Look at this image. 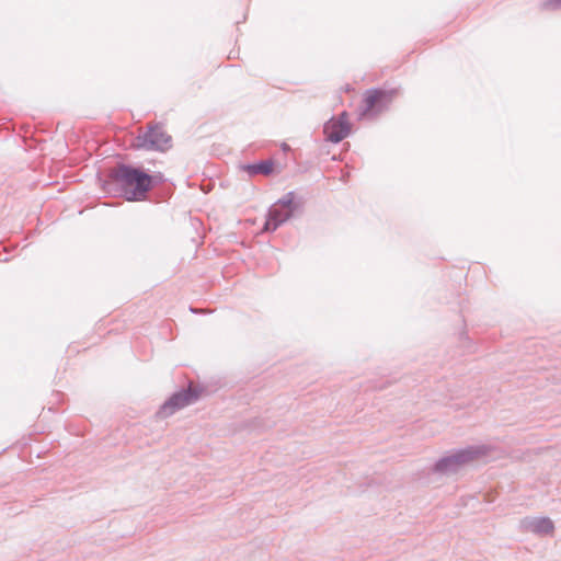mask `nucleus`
<instances>
[{"mask_svg":"<svg viewBox=\"0 0 561 561\" xmlns=\"http://www.w3.org/2000/svg\"><path fill=\"white\" fill-rule=\"evenodd\" d=\"M105 193L124 197L128 202H141L152 190V178L140 167L119 162L101 180Z\"/></svg>","mask_w":561,"mask_h":561,"instance_id":"1","label":"nucleus"},{"mask_svg":"<svg viewBox=\"0 0 561 561\" xmlns=\"http://www.w3.org/2000/svg\"><path fill=\"white\" fill-rule=\"evenodd\" d=\"M305 209L304 197H297L295 192L286 193L267 211L266 220L263 226L265 232L275 231L280 225L296 215H300Z\"/></svg>","mask_w":561,"mask_h":561,"instance_id":"2","label":"nucleus"},{"mask_svg":"<svg viewBox=\"0 0 561 561\" xmlns=\"http://www.w3.org/2000/svg\"><path fill=\"white\" fill-rule=\"evenodd\" d=\"M484 454L485 453L482 447L470 446L463 449H458L450 455L439 458L434 463L432 471L439 474L456 473L463 465Z\"/></svg>","mask_w":561,"mask_h":561,"instance_id":"3","label":"nucleus"},{"mask_svg":"<svg viewBox=\"0 0 561 561\" xmlns=\"http://www.w3.org/2000/svg\"><path fill=\"white\" fill-rule=\"evenodd\" d=\"M398 94L397 89H368L363 99L362 116H376L383 111L388 110L392 101Z\"/></svg>","mask_w":561,"mask_h":561,"instance_id":"4","label":"nucleus"},{"mask_svg":"<svg viewBox=\"0 0 561 561\" xmlns=\"http://www.w3.org/2000/svg\"><path fill=\"white\" fill-rule=\"evenodd\" d=\"M171 146L172 138L160 124H149L147 130L135 138L138 149L165 151Z\"/></svg>","mask_w":561,"mask_h":561,"instance_id":"5","label":"nucleus"},{"mask_svg":"<svg viewBox=\"0 0 561 561\" xmlns=\"http://www.w3.org/2000/svg\"><path fill=\"white\" fill-rule=\"evenodd\" d=\"M201 396V389L192 382L186 389L174 392L158 410L159 417H167L175 413L178 410L194 403Z\"/></svg>","mask_w":561,"mask_h":561,"instance_id":"6","label":"nucleus"},{"mask_svg":"<svg viewBox=\"0 0 561 561\" xmlns=\"http://www.w3.org/2000/svg\"><path fill=\"white\" fill-rule=\"evenodd\" d=\"M325 139L333 144L342 141L351 133V124L347 118V113L342 112L336 118L332 117L323 126Z\"/></svg>","mask_w":561,"mask_h":561,"instance_id":"7","label":"nucleus"},{"mask_svg":"<svg viewBox=\"0 0 561 561\" xmlns=\"http://www.w3.org/2000/svg\"><path fill=\"white\" fill-rule=\"evenodd\" d=\"M518 529L520 533H531L537 536L552 535L554 524L549 517L527 516L519 520Z\"/></svg>","mask_w":561,"mask_h":561,"instance_id":"8","label":"nucleus"},{"mask_svg":"<svg viewBox=\"0 0 561 561\" xmlns=\"http://www.w3.org/2000/svg\"><path fill=\"white\" fill-rule=\"evenodd\" d=\"M242 169L250 175H270L274 170V161L272 159L261 160L257 162L244 164Z\"/></svg>","mask_w":561,"mask_h":561,"instance_id":"9","label":"nucleus"},{"mask_svg":"<svg viewBox=\"0 0 561 561\" xmlns=\"http://www.w3.org/2000/svg\"><path fill=\"white\" fill-rule=\"evenodd\" d=\"M542 8L548 10H557L561 8V0H546L542 3Z\"/></svg>","mask_w":561,"mask_h":561,"instance_id":"10","label":"nucleus"},{"mask_svg":"<svg viewBox=\"0 0 561 561\" xmlns=\"http://www.w3.org/2000/svg\"><path fill=\"white\" fill-rule=\"evenodd\" d=\"M152 178V188L163 182V175L161 173L150 174Z\"/></svg>","mask_w":561,"mask_h":561,"instance_id":"11","label":"nucleus"}]
</instances>
